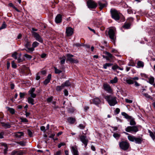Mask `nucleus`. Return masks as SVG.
<instances>
[{
    "instance_id": "obj_1",
    "label": "nucleus",
    "mask_w": 155,
    "mask_h": 155,
    "mask_svg": "<svg viewBox=\"0 0 155 155\" xmlns=\"http://www.w3.org/2000/svg\"><path fill=\"white\" fill-rule=\"evenodd\" d=\"M104 98L110 106H114L117 104V98L116 97L109 95L104 96Z\"/></svg>"
},
{
    "instance_id": "obj_2",
    "label": "nucleus",
    "mask_w": 155,
    "mask_h": 155,
    "mask_svg": "<svg viewBox=\"0 0 155 155\" xmlns=\"http://www.w3.org/2000/svg\"><path fill=\"white\" fill-rule=\"evenodd\" d=\"M110 13L113 18L116 21L119 20L120 18V13L115 8H112L110 9Z\"/></svg>"
},
{
    "instance_id": "obj_3",
    "label": "nucleus",
    "mask_w": 155,
    "mask_h": 155,
    "mask_svg": "<svg viewBox=\"0 0 155 155\" xmlns=\"http://www.w3.org/2000/svg\"><path fill=\"white\" fill-rule=\"evenodd\" d=\"M119 146L120 149L124 150H127L130 147V143L127 140L122 141L120 142Z\"/></svg>"
},
{
    "instance_id": "obj_4",
    "label": "nucleus",
    "mask_w": 155,
    "mask_h": 155,
    "mask_svg": "<svg viewBox=\"0 0 155 155\" xmlns=\"http://www.w3.org/2000/svg\"><path fill=\"white\" fill-rule=\"evenodd\" d=\"M139 126H129L127 127L125 129V131L128 132L136 133L139 131Z\"/></svg>"
},
{
    "instance_id": "obj_5",
    "label": "nucleus",
    "mask_w": 155,
    "mask_h": 155,
    "mask_svg": "<svg viewBox=\"0 0 155 155\" xmlns=\"http://www.w3.org/2000/svg\"><path fill=\"white\" fill-rule=\"evenodd\" d=\"M87 5L89 8H95L97 6V4L93 0H88L87 2Z\"/></svg>"
},
{
    "instance_id": "obj_6",
    "label": "nucleus",
    "mask_w": 155,
    "mask_h": 155,
    "mask_svg": "<svg viewBox=\"0 0 155 155\" xmlns=\"http://www.w3.org/2000/svg\"><path fill=\"white\" fill-rule=\"evenodd\" d=\"M115 29L114 28H110L108 31V35L110 38L113 41H115Z\"/></svg>"
},
{
    "instance_id": "obj_7",
    "label": "nucleus",
    "mask_w": 155,
    "mask_h": 155,
    "mask_svg": "<svg viewBox=\"0 0 155 155\" xmlns=\"http://www.w3.org/2000/svg\"><path fill=\"white\" fill-rule=\"evenodd\" d=\"M101 101L100 98L97 97H95L90 100V104H93L98 106L101 104Z\"/></svg>"
},
{
    "instance_id": "obj_8",
    "label": "nucleus",
    "mask_w": 155,
    "mask_h": 155,
    "mask_svg": "<svg viewBox=\"0 0 155 155\" xmlns=\"http://www.w3.org/2000/svg\"><path fill=\"white\" fill-rule=\"evenodd\" d=\"M98 3L99 6V9L101 10L104 8L106 7L107 5V2L106 1L104 0H102L99 1Z\"/></svg>"
},
{
    "instance_id": "obj_9",
    "label": "nucleus",
    "mask_w": 155,
    "mask_h": 155,
    "mask_svg": "<svg viewBox=\"0 0 155 155\" xmlns=\"http://www.w3.org/2000/svg\"><path fill=\"white\" fill-rule=\"evenodd\" d=\"M21 53L18 54L17 52H14L12 55V57L15 59H17L18 62L20 63L23 61V60L21 59Z\"/></svg>"
},
{
    "instance_id": "obj_10",
    "label": "nucleus",
    "mask_w": 155,
    "mask_h": 155,
    "mask_svg": "<svg viewBox=\"0 0 155 155\" xmlns=\"http://www.w3.org/2000/svg\"><path fill=\"white\" fill-rule=\"evenodd\" d=\"M80 140L84 144L85 147H86L87 145L88 140L86 138V137L84 135H81L80 137Z\"/></svg>"
},
{
    "instance_id": "obj_11",
    "label": "nucleus",
    "mask_w": 155,
    "mask_h": 155,
    "mask_svg": "<svg viewBox=\"0 0 155 155\" xmlns=\"http://www.w3.org/2000/svg\"><path fill=\"white\" fill-rule=\"evenodd\" d=\"M71 152L73 155H79L77 147L76 146L71 147Z\"/></svg>"
},
{
    "instance_id": "obj_12",
    "label": "nucleus",
    "mask_w": 155,
    "mask_h": 155,
    "mask_svg": "<svg viewBox=\"0 0 155 155\" xmlns=\"http://www.w3.org/2000/svg\"><path fill=\"white\" fill-rule=\"evenodd\" d=\"M74 32V29L71 27H68L66 28V33L68 36L72 35Z\"/></svg>"
},
{
    "instance_id": "obj_13",
    "label": "nucleus",
    "mask_w": 155,
    "mask_h": 155,
    "mask_svg": "<svg viewBox=\"0 0 155 155\" xmlns=\"http://www.w3.org/2000/svg\"><path fill=\"white\" fill-rule=\"evenodd\" d=\"M33 34L34 37L37 41H38L40 43H43V40L42 39L38 33L34 32Z\"/></svg>"
},
{
    "instance_id": "obj_14",
    "label": "nucleus",
    "mask_w": 155,
    "mask_h": 155,
    "mask_svg": "<svg viewBox=\"0 0 155 155\" xmlns=\"http://www.w3.org/2000/svg\"><path fill=\"white\" fill-rule=\"evenodd\" d=\"M103 87L104 90L107 91L108 93H112V90L109 84L104 83L103 84Z\"/></svg>"
},
{
    "instance_id": "obj_15",
    "label": "nucleus",
    "mask_w": 155,
    "mask_h": 155,
    "mask_svg": "<svg viewBox=\"0 0 155 155\" xmlns=\"http://www.w3.org/2000/svg\"><path fill=\"white\" fill-rule=\"evenodd\" d=\"M67 56L68 57L67 60L70 61L71 62L78 63V61L77 60H74L72 58L73 57V55L72 54H68L67 55Z\"/></svg>"
},
{
    "instance_id": "obj_16",
    "label": "nucleus",
    "mask_w": 155,
    "mask_h": 155,
    "mask_svg": "<svg viewBox=\"0 0 155 155\" xmlns=\"http://www.w3.org/2000/svg\"><path fill=\"white\" fill-rule=\"evenodd\" d=\"M39 43L36 41H34L32 45V47L30 48H28V50L30 52H32L35 50V48L38 46L39 45Z\"/></svg>"
},
{
    "instance_id": "obj_17",
    "label": "nucleus",
    "mask_w": 155,
    "mask_h": 155,
    "mask_svg": "<svg viewBox=\"0 0 155 155\" xmlns=\"http://www.w3.org/2000/svg\"><path fill=\"white\" fill-rule=\"evenodd\" d=\"M35 90V89L34 88H32L28 92V94H30L31 97L33 98H35L36 96V94L34 93Z\"/></svg>"
},
{
    "instance_id": "obj_18",
    "label": "nucleus",
    "mask_w": 155,
    "mask_h": 155,
    "mask_svg": "<svg viewBox=\"0 0 155 155\" xmlns=\"http://www.w3.org/2000/svg\"><path fill=\"white\" fill-rule=\"evenodd\" d=\"M124 133L125 134L128 135L127 138L131 142H134V141L135 137L134 136L130 135L126 132H124Z\"/></svg>"
},
{
    "instance_id": "obj_19",
    "label": "nucleus",
    "mask_w": 155,
    "mask_h": 155,
    "mask_svg": "<svg viewBox=\"0 0 155 155\" xmlns=\"http://www.w3.org/2000/svg\"><path fill=\"white\" fill-rule=\"evenodd\" d=\"M51 78V74H49L47 78L45 79V81L43 82L44 84L46 85L48 84L50 81Z\"/></svg>"
},
{
    "instance_id": "obj_20",
    "label": "nucleus",
    "mask_w": 155,
    "mask_h": 155,
    "mask_svg": "<svg viewBox=\"0 0 155 155\" xmlns=\"http://www.w3.org/2000/svg\"><path fill=\"white\" fill-rule=\"evenodd\" d=\"M143 140V139L142 137H135L134 141L136 143L140 144Z\"/></svg>"
},
{
    "instance_id": "obj_21",
    "label": "nucleus",
    "mask_w": 155,
    "mask_h": 155,
    "mask_svg": "<svg viewBox=\"0 0 155 155\" xmlns=\"http://www.w3.org/2000/svg\"><path fill=\"white\" fill-rule=\"evenodd\" d=\"M62 17L60 14H58L55 18V21L56 23H60L61 22Z\"/></svg>"
},
{
    "instance_id": "obj_22",
    "label": "nucleus",
    "mask_w": 155,
    "mask_h": 155,
    "mask_svg": "<svg viewBox=\"0 0 155 155\" xmlns=\"http://www.w3.org/2000/svg\"><path fill=\"white\" fill-rule=\"evenodd\" d=\"M24 133L22 132H18L14 133L15 136L18 138H21L22 136H24Z\"/></svg>"
},
{
    "instance_id": "obj_23",
    "label": "nucleus",
    "mask_w": 155,
    "mask_h": 155,
    "mask_svg": "<svg viewBox=\"0 0 155 155\" xmlns=\"http://www.w3.org/2000/svg\"><path fill=\"white\" fill-rule=\"evenodd\" d=\"M1 146L4 147L5 149L4 150V153L5 154H6L8 149L7 144L5 143H1Z\"/></svg>"
},
{
    "instance_id": "obj_24",
    "label": "nucleus",
    "mask_w": 155,
    "mask_h": 155,
    "mask_svg": "<svg viewBox=\"0 0 155 155\" xmlns=\"http://www.w3.org/2000/svg\"><path fill=\"white\" fill-rule=\"evenodd\" d=\"M68 122L71 124H74L76 121L75 118L72 117H69L67 119Z\"/></svg>"
},
{
    "instance_id": "obj_25",
    "label": "nucleus",
    "mask_w": 155,
    "mask_h": 155,
    "mask_svg": "<svg viewBox=\"0 0 155 155\" xmlns=\"http://www.w3.org/2000/svg\"><path fill=\"white\" fill-rule=\"evenodd\" d=\"M6 108L11 114H13L15 113V110L14 109L8 107H6Z\"/></svg>"
},
{
    "instance_id": "obj_26",
    "label": "nucleus",
    "mask_w": 155,
    "mask_h": 155,
    "mask_svg": "<svg viewBox=\"0 0 155 155\" xmlns=\"http://www.w3.org/2000/svg\"><path fill=\"white\" fill-rule=\"evenodd\" d=\"M1 124L2 126L3 127L6 128H10L11 127L10 125L8 123L2 122Z\"/></svg>"
},
{
    "instance_id": "obj_27",
    "label": "nucleus",
    "mask_w": 155,
    "mask_h": 155,
    "mask_svg": "<svg viewBox=\"0 0 155 155\" xmlns=\"http://www.w3.org/2000/svg\"><path fill=\"white\" fill-rule=\"evenodd\" d=\"M126 83L129 84H132L134 83V81H133V80L130 78V79H127L125 80Z\"/></svg>"
},
{
    "instance_id": "obj_28",
    "label": "nucleus",
    "mask_w": 155,
    "mask_h": 155,
    "mask_svg": "<svg viewBox=\"0 0 155 155\" xmlns=\"http://www.w3.org/2000/svg\"><path fill=\"white\" fill-rule=\"evenodd\" d=\"M131 24L130 23L126 22L123 26V28L125 29H128L130 28Z\"/></svg>"
},
{
    "instance_id": "obj_29",
    "label": "nucleus",
    "mask_w": 155,
    "mask_h": 155,
    "mask_svg": "<svg viewBox=\"0 0 155 155\" xmlns=\"http://www.w3.org/2000/svg\"><path fill=\"white\" fill-rule=\"evenodd\" d=\"M121 114L123 116H124L127 119H130L131 118V116L128 115L127 113L125 112H122Z\"/></svg>"
},
{
    "instance_id": "obj_30",
    "label": "nucleus",
    "mask_w": 155,
    "mask_h": 155,
    "mask_svg": "<svg viewBox=\"0 0 155 155\" xmlns=\"http://www.w3.org/2000/svg\"><path fill=\"white\" fill-rule=\"evenodd\" d=\"M28 101L29 104H31L32 105L34 104V100L31 97H29L28 98Z\"/></svg>"
},
{
    "instance_id": "obj_31",
    "label": "nucleus",
    "mask_w": 155,
    "mask_h": 155,
    "mask_svg": "<svg viewBox=\"0 0 155 155\" xmlns=\"http://www.w3.org/2000/svg\"><path fill=\"white\" fill-rule=\"evenodd\" d=\"M118 78L117 77H115L113 79L110 80V82L111 84H114L116 83L117 82Z\"/></svg>"
},
{
    "instance_id": "obj_32",
    "label": "nucleus",
    "mask_w": 155,
    "mask_h": 155,
    "mask_svg": "<svg viewBox=\"0 0 155 155\" xmlns=\"http://www.w3.org/2000/svg\"><path fill=\"white\" fill-rule=\"evenodd\" d=\"M137 65L138 68L143 67L144 66V63L143 62L139 61L137 63Z\"/></svg>"
},
{
    "instance_id": "obj_33",
    "label": "nucleus",
    "mask_w": 155,
    "mask_h": 155,
    "mask_svg": "<svg viewBox=\"0 0 155 155\" xmlns=\"http://www.w3.org/2000/svg\"><path fill=\"white\" fill-rule=\"evenodd\" d=\"M105 54L107 55V56L111 59H113L114 58V57L111 54L108 52H106Z\"/></svg>"
},
{
    "instance_id": "obj_34",
    "label": "nucleus",
    "mask_w": 155,
    "mask_h": 155,
    "mask_svg": "<svg viewBox=\"0 0 155 155\" xmlns=\"http://www.w3.org/2000/svg\"><path fill=\"white\" fill-rule=\"evenodd\" d=\"M64 88V86L63 84H62L61 86H57L56 87V90L58 91H60Z\"/></svg>"
},
{
    "instance_id": "obj_35",
    "label": "nucleus",
    "mask_w": 155,
    "mask_h": 155,
    "mask_svg": "<svg viewBox=\"0 0 155 155\" xmlns=\"http://www.w3.org/2000/svg\"><path fill=\"white\" fill-rule=\"evenodd\" d=\"M31 46L30 42L29 41H27L26 44L25 45V46L26 48H27V50H25L27 51L28 52L29 51L28 50V48H29L30 46Z\"/></svg>"
},
{
    "instance_id": "obj_36",
    "label": "nucleus",
    "mask_w": 155,
    "mask_h": 155,
    "mask_svg": "<svg viewBox=\"0 0 155 155\" xmlns=\"http://www.w3.org/2000/svg\"><path fill=\"white\" fill-rule=\"evenodd\" d=\"M60 59L61 60L60 61L61 64H64L65 60V57L63 56L61 58H60Z\"/></svg>"
},
{
    "instance_id": "obj_37",
    "label": "nucleus",
    "mask_w": 155,
    "mask_h": 155,
    "mask_svg": "<svg viewBox=\"0 0 155 155\" xmlns=\"http://www.w3.org/2000/svg\"><path fill=\"white\" fill-rule=\"evenodd\" d=\"M149 133H150V135L151 137L152 138V139L154 140L155 139V133H154V134H153L152 131H150V130H149Z\"/></svg>"
},
{
    "instance_id": "obj_38",
    "label": "nucleus",
    "mask_w": 155,
    "mask_h": 155,
    "mask_svg": "<svg viewBox=\"0 0 155 155\" xmlns=\"http://www.w3.org/2000/svg\"><path fill=\"white\" fill-rule=\"evenodd\" d=\"M64 86V87H68L71 84L69 81H66L64 84H62Z\"/></svg>"
},
{
    "instance_id": "obj_39",
    "label": "nucleus",
    "mask_w": 155,
    "mask_h": 155,
    "mask_svg": "<svg viewBox=\"0 0 155 155\" xmlns=\"http://www.w3.org/2000/svg\"><path fill=\"white\" fill-rule=\"evenodd\" d=\"M113 64L111 63H106L103 65V68L105 69H106L107 68V67H110Z\"/></svg>"
},
{
    "instance_id": "obj_40",
    "label": "nucleus",
    "mask_w": 155,
    "mask_h": 155,
    "mask_svg": "<svg viewBox=\"0 0 155 155\" xmlns=\"http://www.w3.org/2000/svg\"><path fill=\"white\" fill-rule=\"evenodd\" d=\"M113 137L116 139H118L120 137V134L117 133H114L113 134Z\"/></svg>"
},
{
    "instance_id": "obj_41",
    "label": "nucleus",
    "mask_w": 155,
    "mask_h": 155,
    "mask_svg": "<svg viewBox=\"0 0 155 155\" xmlns=\"http://www.w3.org/2000/svg\"><path fill=\"white\" fill-rule=\"evenodd\" d=\"M17 143L22 146H25L26 144L25 142H24L23 141L18 142H17Z\"/></svg>"
},
{
    "instance_id": "obj_42",
    "label": "nucleus",
    "mask_w": 155,
    "mask_h": 155,
    "mask_svg": "<svg viewBox=\"0 0 155 155\" xmlns=\"http://www.w3.org/2000/svg\"><path fill=\"white\" fill-rule=\"evenodd\" d=\"M130 125H136V123L134 120V119H131L130 122Z\"/></svg>"
},
{
    "instance_id": "obj_43",
    "label": "nucleus",
    "mask_w": 155,
    "mask_h": 155,
    "mask_svg": "<svg viewBox=\"0 0 155 155\" xmlns=\"http://www.w3.org/2000/svg\"><path fill=\"white\" fill-rule=\"evenodd\" d=\"M154 81V79L153 77H151L149 78V83L151 84H152L153 83Z\"/></svg>"
},
{
    "instance_id": "obj_44",
    "label": "nucleus",
    "mask_w": 155,
    "mask_h": 155,
    "mask_svg": "<svg viewBox=\"0 0 155 155\" xmlns=\"http://www.w3.org/2000/svg\"><path fill=\"white\" fill-rule=\"evenodd\" d=\"M134 20V19L132 17H129L128 18L127 20V22L128 23H130L131 24V23Z\"/></svg>"
},
{
    "instance_id": "obj_45",
    "label": "nucleus",
    "mask_w": 155,
    "mask_h": 155,
    "mask_svg": "<svg viewBox=\"0 0 155 155\" xmlns=\"http://www.w3.org/2000/svg\"><path fill=\"white\" fill-rule=\"evenodd\" d=\"M20 119L21 121V122L24 123H27L28 122V120L25 118L21 117Z\"/></svg>"
},
{
    "instance_id": "obj_46",
    "label": "nucleus",
    "mask_w": 155,
    "mask_h": 155,
    "mask_svg": "<svg viewBox=\"0 0 155 155\" xmlns=\"http://www.w3.org/2000/svg\"><path fill=\"white\" fill-rule=\"evenodd\" d=\"M24 56L29 60H30L32 58V57L31 55L27 54H25Z\"/></svg>"
},
{
    "instance_id": "obj_47",
    "label": "nucleus",
    "mask_w": 155,
    "mask_h": 155,
    "mask_svg": "<svg viewBox=\"0 0 155 155\" xmlns=\"http://www.w3.org/2000/svg\"><path fill=\"white\" fill-rule=\"evenodd\" d=\"M55 70V73L56 74H60L62 72V71L56 68H54Z\"/></svg>"
},
{
    "instance_id": "obj_48",
    "label": "nucleus",
    "mask_w": 155,
    "mask_h": 155,
    "mask_svg": "<svg viewBox=\"0 0 155 155\" xmlns=\"http://www.w3.org/2000/svg\"><path fill=\"white\" fill-rule=\"evenodd\" d=\"M12 66L14 68H17V65L14 61L12 62Z\"/></svg>"
},
{
    "instance_id": "obj_49",
    "label": "nucleus",
    "mask_w": 155,
    "mask_h": 155,
    "mask_svg": "<svg viewBox=\"0 0 155 155\" xmlns=\"http://www.w3.org/2000/svg\"><path fill=\"white\" fill-rule=\"evenodd\" d=\"M26 93H25L20 92L19 93L20 97L21 98H24Z\"/></svg>"
},
{
    "instance_id": "obj_50",
    "label": "nucleus",
    "mask_w": 155,
    "mask_h": 155,
    "mask_svg": "<svg viewBox=\"0 0 155 155\" xmlns=\"http://www.w3.org/2000/svg\"><path fill=\"white\" fill-rule=\"evenodd\" d=\"M85 127V125L82 124H80L78 126V127L81 129H84Z\"/></svg>"
},
{
    "instance_id": "obj_51",
    "label": "nucleus",
    "mask_w": 155,
    "mask_h": 155,
    "mask_svg": "<svg viewBox=\"0 0 155 155\" xmlns=\"http://www.w3.org/2000/svg\"><path fill=\"white\" fill-rule=\"evenodd\" d=\"M6 25L5 22H3L2 26L0 28V30L5 28L6 27Z\"/></svg>"
},
{
    "instance_id": "obj_52",
    "label": "nucleus",
    "mask_w": 155,
    "mask_h": 155,
    "mask_svg": "<svg viewBox=\"0 0 155 155\" xmlns=\"http://www.w3.org/2000/svg\"><path fill=\"white\" fill-rule=\"evenodd\" d=\"M119 66L117 64H114L112 67V69L113 70H115L118 69Z\"/></svg>"
},
{
    "instance_id": "obj_53",
    "label": "nucleus",
    "mask_w": 155,
    "mask_h": 155,
    "mask_svg": "<svg viewBox=\"0 0 155 155\" xmlns=\"http://www.w3.org/2000/svg\"><path fill=\"white\" fill-rule=\"evenodd\" d=\"M40 73L38 72L37 74L36 77V79L37 80H38L40 78Z\"/></svg>"
},
{
    "instance_id": "obj_54",
    "label": "nucleus",
    "mask_w": 155,
    "mask_h": 155,
    "mask_svg": "<svg viewBox=\"0 0 155 155\" xmlns=\"http://www.w3.org/2000/svg\"><path fill=\"white\" fill-rule=\"evenodd\" d=\"M120 112V109L119 108H117L115 109V112L117 114H118Z\"/></svg>"
},
{
    "instance_id": "obj_55",
    "label": "nucleus",
    "mask_w": 155,
    "mask_h": 155,
    "mask_svg": "<svg viewBox=\"0 0 155 155\" xmlns=\"http://www.w3.org/2000/svg\"><path fill=\"white\" fill-rule=\"evenodd\" d=\"M65 143H60V144H59L58 145V148H60L62 146H64L65 145Z\"/></svg>"
},
{
    "instance_id": "obj_56",
    "label": "nucleus",
    "mask_w": 155,
    "mask_h": 155,
    "mask_svg": "<svg viewBox=\"0 0 155 155\" xmlns=\"http://www.w3.org/2000/svg\"><path fill=\"white\" fill-rule=\"evenodd\" d=\"M52 99H53V97H51L48 98L47 99V101L48 102H50L52 101Z\"/></svg>"
},
{
    "instance_id": "obj_57",
    "label": "nucleus",
    "mask_w": 155,
    "mask_h": 155,
    "mask_svg": "<svg viewBox=\"0 0 155 155\" xmlns=\"http://www.w3.org/2000/svg\"><path fill=\"white\" fill-rule=\"evenodd\" d=\"M40 74H41L42 75H45L46 73V70H42L40 72Z\"/></svg>"
},
{
    "instance_id": "obj_58",
    "label": "nucleus",
    "mask_w": 155,
    "mask_h": 155,
    "mask_svg": "<svg viewBox=\"0 0 155 155\" xmlns=\"http://www.w3.org/2000/svg\"><path fill=\"white\" fill-rule=\"evenodd\" d=\"M125 101L127 103H131L133 102V101L132 100H130L128 99H125Z\"/></svg>"
},
{
    "instance_id": "obj_59",
    "label": "nucleus",
    "mask_w": 155,
    "mask_h": 155,
    "mask_svg": "<svg viewBox=\"0 0 155 155\" xmlns=\"http://www.w3.org/2000/svg\"><path fill=\"white\" fill-rule=\"evenodd\" d=\"M61 150H59L56 152L54 153V155H61Z\"/></svg>"
},
{
    "instance_id": "obj_60",
    "label": "nucleus",
    "mask_w": 155,
    "mask_h": 155,
    "mask_svg": "<svg viewBox=\"0 0 155 155\" xmlns=\"http://www.w3.org/2000/svg\"><path fill=\"white\" fill-rule=\"evenodd\" d=\"M28 135L30 137H31L32 136V132L30 130H28Z\"/></svg>"
},
{
    "instance_id": "obj_61",
    "label": "nucleus",
    "mask_w": 155,
    "mask_h": 155,
    "mask_svg": "<svg viewBox=\"0 0 155 155\" xmlns=\"http://www.w3.org/2000/svg\"><path fill=\"white\" fill-rule=\"evenodd\" d=\"M143 96H145L147 98H150V96L148 95V94L147 93H143Z\"/></svg>"
},
{
    "instance_id": "obj_62",
    "label": "nucleus",
    "mask_w": 155,
    "mask_h": 155,
    "mask_svg": "<svg viewBox=\"0 0 155 155\" xmlns=\"http://www.w3.org/2000/svg\"><path fill=\"white\" fill-rule=\"evenodd\" d=\"M4 134V132H2L0 133V138L2 139L3 138V135Z\"/></svg>"
},
{
    "instance_id": "obj_63",
    "label": "nucleus",
    "mask_w": 155,
    "mask_h": 155,
    "mask_svg": "<svg viewBox=\"0 0 155 155\" xmlns=\"http://www.w3.org/2000/svg\"><path fill=\"white\" fill-rule=\"evenodd\" d=\"M64 93L65 96H68V91L66 89H65L64 90Z\"/></svg>"
},
{
    "instance_id": "obj_64",
    "label": "nucleus",
    "mask_w": 155,
    "mask_h": 155,
    "mask_svg": "<svg viewBox=\"0 0 155 155\" xmlns=\"http://www.w3.org/2000/svg\"><path fill=\"white\" fill-rule=\"evenodd\" d=\"M134 83L135 86L136 87H138L140 86V84L136 81H134Z\"/></svg>"
}]
</instances>
